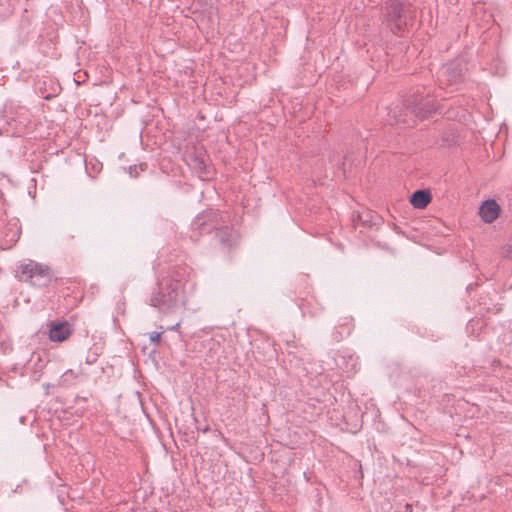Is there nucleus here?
I'll return each mask as SVG.
<instances>
[{
  "label": "nucleus",
  "mask_w": 512,
  "mask_h": 512,
  "mask_svg": "<svg viewBox=\"0 0 512 512\" xmlns=\"http://www.w3.org/2000/svg\"><path fill=\"white\" fill-rule=\"evenodd\" d=\"M20 233H21L20 228H16V229H15V231H13V233H12V236H11V238H10V241H11L12 243L17 242V241H18V239H19V237H20Z\"/></svg>",
  "instance_id": "obj_15"
},
{
  "label": "nucleus",
  "mask_w": 512,
  "mask_h": 512,
  "mask_svg": "<svg viewBox=\"0 0 512 512\" xmlns=\"http://www.w3.org/2000/svg\"><path fill=\"white\" fill-rule=\"evenodd\" d=\"M161 332H152L150 333V341L152 343H158L160 341Z\"/></svg>",
  "instance_id": "obj_14"
},
{
  "label": "nucleus",
  "mask_w": 512,
  "mask_h": 512,
  "mask_svg": "<svg viewBox=\"0 0 512 512\" xmlns=\"http://www.w3.org/2000/svg\"><path fill=\"white\" fill-rule=\"evenodd\" d=\"M195 287L193 271L187 265L169 268L165 275L157 277L148 304L163 314L177 312L185 306L187 294Z\"/></svg>",
  "instance_id": "obj_1"
},
{
  "label": "nucleus",
  "mask_w": 512,
  "mask_h": 512,
  "mask_svg": "<svg viewBox=\"0 0 512 512\" xmlns=\"http://www.w3.org/2000/svg\"><path fill=\"white\" fill-rule=\"evenodd\" d=\"M386 19L390 30L394 34H400L413 24L415 8L404 1L390 0L386 2Z\"/></svg>",
  "instance_id": "obj_4"
},
{
  "label": "nucleus",
  "mask_w": 512,
  "mask_h": 512,
  "mask_svg": "<svg viewBox=\"0 0 512 512\" xmlns=\"http://www.w3.org/2000/svg\"><path fill=\"white\" fill-rule=\"evenodd\" d=\"M31 124V114L23 106L6 103L0 111V136H21Z\"/></svg>",
  "instance_id": "obj_3"
},
{
  "label": "nucleus",
  "mask_w": 512,
  "mask_h": 512,
  "mask_svg": "<svg viewBox=\"0 0 512 512\" xmlns=\"http://www.w3.org/2000/svg\"><path fill=\"white\" fill-rule=\"evenodd\" d=\"M405 114H400L396 118V122H403L404 124L411 125L415 123V119H425L428 115L437 112L438 107L434 98L430 95L415 96L413 100H407L404 107Z\"/></svg>",
  "instance_id": "obj_5"
},
{
  "label": "nucleus",
  "mask_w": 512,
  "mask_h": 512,
  "mask_svg": "<svg viewBox=\"0 0 512 512\" xmlns=\"http://www.w3.org/2000/svg\"><path fill=\"white\" fill-rule=\"evenodd\" d=\"M21 280L29 281L35 286H44L50 281V268L47 265L30 260L19 267Z\"/></svg>",
  "instance_id": "obj_6"
},
{
  "label": "nucleus",
  "mask_w": 512,
  "mask_h": 512,
  "mask_svg": "<svg viewBox=\"0 0 512 512\" xmlns=\"http://www.w3.org/2000/svg\"><path fill=\"white\" fill-rule=\"evenodd\" d=\"M72 333L70 324L66 321L52 322L49 329V339L53 342H63L69 338Z\"/></svg>",
  "instance_id": "obj_9"
},
{
  "label": "nucleus",
  "mask_w": 512,
  "mask_h": 512,
  "mask_svg": "<svg viewBox=\"0 0 512 512\" xmlns=\"http://www.w3.org/2000/svg\"><path fill=\"white\" fill-rule=\"evenodd\" d=\"M228 218L226 213L214 210L199 213L191 223V238L197 240L198 236L215 230L220 242L226 247H232L237 241V234L227 225Z\"/></svg>",
  "instance_id": "obj_2"
},
{
  "label": "nucleus",
  "mask_w": 512,
  "mask_h": 512,
  "mask_svg": "<svg viewBox=\"0 0 512 512\" xmlns=\"http://www.w3.org/2000/svg\"><path fill=\"white\" fill-rule=\"evenodd\" d=\"M138 166L137 165H133V166H130L128 168V173L131 177H137L138 176Z\"/></svg>",
  "instance_id": "obj_16"
},
{
  "label": "nucleus",
  "mask_w": 512,
  "mask_h": 512,
  "mask_svg": "<svg viewBox=\"0 0 512 512\" xmlns=\"http://www.w3.org/2000/svg\"><path fill=\"white\" fill-rule=\"evenodd\" d=\"M209 157L203 147L193 146L186 155L188 165L204 179L211 175V169L208 165Z\"/></svg>",
  "instance_id": "obj_7"
},
{
  "label": "nucleus",
  "mask_w": 512,
  "mask_h": 512,
  "mask_svg": "<svg viewBox=\"0 0 512 512\" xmlns=\"http://www.w3.org/2000/svg\"><path fill=\"white\" fill-rule=\"evenodd\" d=\"M97 358H98V354L96 352L89 351L86 356L85 362L89 365L94 364L97 361Z\"/></svg>",
  "instance_id": "obj_13"
},
{
  "label": "nucleus",
  "mask_w": 512,
  "mask_h": 512,
  "mask_svg": "<svg viewBox=\"0 0 512 512\" xmlns=\"http://www.w3.org/2000/svg\"><path fill=\"white\" fill-rule=\"evenodd\" d=\"M431 199V194L428 190H416L410 197V203L416 209H424Z\"/></svg>",
  "instance_id": "obj_11"
},
{
  "label": "nucleus",
  "mask_w": 512,
  "mask_h": 512,
  "mask_svg": "<svg viewBox=\"0 0 512 512\" xmlns=\"http://www.w3.org/2000/svg\"><path fill=\"white\" fill-rule=\"evenodd\" d=\"M179 325H180L179 323H176L175 325H173V326L169 327L168 329H169V330H177V329H178V327H179Z\"/></svg>",
  "instance_id": "obj_17"
},
{
  "label": "nucleus",
  "mask_w": 512,
  "mask_h": 512,
  "mask_svg": "<svg viewBox=\"0 0 512 512\" xmlns=\"http://www.w3.org/2000/svg\"><path fill=\"white\" fill-rule=\"evenodd\" d=\"M438 79L441 84L455 85L462 80V67L458 62L443 65L439 70Z\"/></svg>",
  "instance_id": "obj_8"
},
{
  "label": "nucleus",
  "mask_w": 512,
  "mask_h": 512,
  "mask_svg": "<svg viewBox=\"0 0 512 512\" xmlns=\"http://www.w3.org/2000/svg\"><path fill=\"white\" fill-rule=\"evenodd\" d=\"M500 213V206L494 199L485 200L480 208L479 215L485 223H492L495 221Z\"/></svg>",
  "instance_id": "obj_10"
},
{
  "label": "nucleus",
  "mask_w": 512,
  "mask_h": 512,
  "mask_svg": "<svg viewBox=\"0 0 512 512\" xmlns=\"http://www.w3.org/2000/svg\"><path fill=\"white\" fill-rule=\"evenodd\" d=\"M358 370V361L357 358L353 357L352 355L349 356V363L346 365L344 371L346 373H353Z\"/></svg>",
  "instance_id": "obj_12"
}]
</instances>
